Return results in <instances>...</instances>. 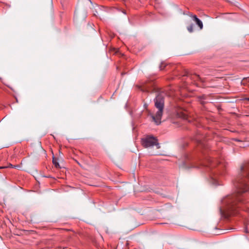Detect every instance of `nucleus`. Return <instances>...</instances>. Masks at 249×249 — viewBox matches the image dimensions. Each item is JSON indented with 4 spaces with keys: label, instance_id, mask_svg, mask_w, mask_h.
Wrapping results in <instances>:
<instances>
[{
    "label": "nucleus",
    "instance_id": "12",
    "mask_svg": "<svg viewBox=\"0 0 249 249\" xmlns=\"http://www.w3.org/2000/svg\"><path fill=\"white\" fill-rule=\"evenodd\" d=\"M248 99L249 100V98Z\"/></svg>",
    "mask_w": 249,
    "mask_h": 249
},
{
    "label": "nucleus",
    "instance_id": "10",
    "mask_svg": "<svg viewBox=\"0 0 249 249\" xmlns=\"http://www.w3.org/2000/svg\"><path fill=\"white\" fill-rule=\"evenodd\" d=\"M6 168V167H3V166L0 167V169H3V168Z\"/></svg>",
    "mask_w": 249,
    "mask_h": 249
},
{
    "label": "nucleus",
    "instance_id": "3",
    "mask_svg": "<svg viewBox=\"0 0 249 249\" xmlns=\"http://www.w3.org/2000/svg\"><path fill=\"white\" fill-rule=\"evenodd\" d=\"M155 106L158 109L155 115H152L153 120L157 124H159L161 122L164 107V99L161 95H158L155 99Z\"/></svg>",
    "mask_w": 249,
    "mask_h": 249
},
{
    "label": "nucleus",
    "instance_id": "4",
    "mask_svg": "<svg viewBox=\"0 0 249 249\" xmlns=\"http://www.w3.org/2000/svg\"><path fill=\"white\" fill-rule=\"evenodd\" d=\"M141 143L142 145L145 148L152 147L154 145L156 146L157 149L160 148L158 139L153 136H147L142 138Z\"/></svg>",
    "mask_w": 249,
    "mask_h": 249
},
{
    "label": "nucleus",
    "instance_id": "5",
    "mask_svg": "<svg viewBox=\"0 0 249 249\" xmlns=\"http://www.w3.org/2000/svg\"><path fill=\"white\" fill-rule=\"evenodd\" d=\"M190 17L192 18L193 20L196 22V25H197L199 29L200 30L202 29L203 27V23L198 18H197L196 16L191 14Z\"/></svg>",
    "mask_w": 249,
    "mask_h": 249
},
{
    "label": "nucleus",
    "instance_id": "2",
    "mask_svg": "<svg viewBox=\"0 0 249 249\" xmlns=\"http://www.w3.org/2000/svg\"><path fill=\"white\" fill-rule=\"evenodd\" d=\"M241 201V198L237 194L228 196L222 200L225 210L228 215H234L237 213V209L239 208V203Z\"/></svg>",
    "mask_w": 249,
    "mask_h": 249
},
{
    "label": "nucleus",
    "instance_id": "7",
    "mask_svg": "<svg viewBox=\"0 0 249 249\" xmlns=\"http://www.w3.org/2000/svg\"><path fill=\"white\" fill-rule=\"evenodd\" d=\"M53 162L56 167H58L59 166V163L57 161H56L54 159H53Z\"/></svg>",
    "mask_w": 249,
    "mask_h": 249
},
{
    "label": "nucleus",
    "instance_id": "11",
    "mask_svg": "<svg viewBox=\"0 0 249 249\" xmlns=\"http://www.w3.org/2000/svg\"><path fill=\"white\" fill-rule=\"evenodd\" d=\"M202 99H204V96H202Z\"/></svg>",
    "mask_w": 249,
    "mask_h": 249
},
{
    "label": "nucleus",
    "instance_id": "9",
    "mask_svg": "<svg viewBox=\"0 0 249 249\" xmlns=\"http://www.w3.org/2000/svg\"><path fill=\"white\" fill-rule=\"evenodd\" d=\"M19 167V165H14V168H18Z\"/></svg>",
    "mask_w": 249,
    "mask_h": 249
},
{
    "label": "nucleus",
    "instance_id": "1",
    "mask_svg": "<svg viewBox=\"0 0 249 249\" xmlns=\"http://www.w3.org/2000/svg\"><path fill=\"white\" fill-rule=\"evenodd\" d=\"M237 193L241 194L249 191V165L241 166L240 173L234 182Z\"/></svg>",
    "mask_w": 249,
    "mask_h": 249
},
{
    "label": "nucleus",
    "instance_id": "6",
    "mask_svg": "<svg viewBox=\"0 0 249 249\" xmlns=\"http://www.w3.org/2000/svg\"><path fill=\"white\" fill-rule=\"evenodd\" d=\"M188 25L187 27V30L190 33H192L194 31V25L193 23H191L190 21L187 22Z\"/></svg>",
    "mask_w": 249,
    "mask_h": 249
},
{
    "label": "nucleus",
    "instance_id": "8",
    "mask_svg": "<svg viewBox=\"0 0 249 249\" xmlns=\"http://www.w3.org/2000/svg\"><path fill=\"white\" fill-rule=\"evenodd\" d=\"M14 168V165H13L12 164L9 163L7 166H6V168Z\"/></svg>",
    "mask_w": 249,
    "mask_h": 249
}]
</instances>
